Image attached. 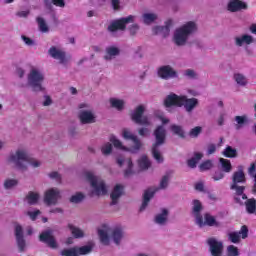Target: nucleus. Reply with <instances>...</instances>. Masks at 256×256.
<instances>
[{
	"label": "nucleus",
	"instance_id": "nucleus-51",
	"mask_svg": "<svg viewBox=\"0 0 256 256\" xmlns=\"http://www.w3.org/2000/svg\"><path fill=\"white\" fill-rule=\"evenodd\" d=\"M27 215L28 217H30L32 221H35V219H37V217L41 215V211L40 210L28 211Z\"/></svg>",
	"mask_w": 256,
	"mask_h": 256
},
{
	"label": "nucleus",
	"instance_id": "nucleus-36",
	"mask_svg": "<svg viewBox=\"0 0 256 256\" xmlns=\"http://www.w3.org/2000/svg\"><path fill=\"white\" fill-rule=\"evenodd\" d=\"M138 167L141 171H147L151 167V160L145 155L141 156L138 160Z\"/></svg>",
	"mask_w": 256,
	"mask_h": 256
},
{
	"label": "nucleus",
	"instance_id": "nucleus-14",
	"mask_svg": "<svg viewBox=\"0 0 256 256\" xmlns=\"http://www.w3.org/2000/svg\"><path fill=\"white\" fill-rule=\"evenodd\" d=\"M135 21V16L130 15L128 17L120 18L114 22H112L108 26V31L110 33H117V31H125L128 23H133Z\"/></svg>",
	"mask_w": 256,
	"mask_h": 256
},
{
	"label": "nucleus",
	"instance_id": "nucleus-23",
	"mask_svg": "<svg viewBox=\"0 0 256 256\" xmlns=\"http://www.w3.org/2000/svg\"><path fill=\"white\" fill-rule=\"evenodd\" d=\"M116 161L119 167H123V165L126 166V169L124 171L125 177H130V175H133V173H135V171L133 170V161H131V159H124L123 157H118Z\"/></svg>",
	"mask_w": 256,
	"mask_h": 256
},
{
	"label": "nucleus",
	"instance_id": "nucleus-21",
	"mask_svg": "<svg viewBox=\"0 0 256 256\" xmlns=\"http://www.w3.org/2000/svg\"><path fill=\"white\" fill-rule=\"evenodd\" d=\"M40 241L46 243L51 249H57V241L53 237V230H46L40 234Z\"/></svg>",
	"mask_w": 256,
	"mask_h": 256
},
{
	"label": "nucleus",
	"instance_id": "nucleus-24",
	"mask_svg": "<svg viewBox=\"0 0 256 256\" xmlns=\"http://www.w3.org/2000/svg\"><path fill=\"white\" fill-rule=\"evenodd\" d=\"M15 237H16V243L19 248L20 252L25 251V238L23 236V227L21 225L15 226Z\"/></svg>",
	"mask_w": 256,
	"mask_h": 256
},
{
	"label": "nucleus",
	"instance_id": "nucleus-42",
	"mask_svg": "<svg viewBox=\"0 0 256 256\" xmlns=\"http://www.w3.org/2000/svg\"><path fill=\"white\" fill-rule=\"evenodd\" d=\"M245 205L247 213L253 215L256 211V200L254 198L248 199L246 200Z\"/></svg>",
	"mask_w": 256,
	"mask_h": 256
},
{
	"label": "nucleus",
	"instance_id": "nucleus-6",
	"mask_svg": "<svg viewBox=\"0 0 256 256\" xmlns=\"http://www.w3.org/2000/svg\"><path fill=\"white\" fill-rule=\"evenodd\" d=\"M122 137L127 141H132L134 143V146L131 148L123 146L121 140L117 139L115 135H111L109 141L111 144L114 145L116 149H121L122 151H130V153H139L142 144L141 140H139V138L135 134H133L129 129L124 128L122 130Z\"/></svg>",
	"mask_w": 256,
	"mask_h": 256
},
{
	"label": "nucleus",
	"instance_id": "nucleus-29",
	"mask_svg": "<svg viewBox=\"0 0 256 256\" xmlns=\"http://www.w3.org/2000/svg\"><path fill=\"white\" fill-rule=\"evenodd\" d=\"M41 199V195L38 192L30 191L25 197L26 203L28 205H37L39 203V200Z\"/></svg>",
	"mask_w": 256,
	"mask_h": 256
},
{
	"label": "nucleus",
	"instance_id": "nucleus-62",
	"mask_svg": "<svg viewBox=\"0 0 256 256\" xmlns=\"http://www.w3.org/2000/svg\"><path fill=\"white\" fill-rule=\"evenodd\" d=\"M137 31H139V25L133 24V25L130 27V33H131V35H135V33H137Z\"/></svg>",
	"mask_w": 256,
	"mask_h": 256
},
{
	"label": "nucleus",
	"instance_id": "nucleus-9",
	"mask_svg": "<svg viewBox=\"0 0 256 256\" xmlns=\"http://www.w3.org/2000/svg\"><path fill=\"white\" fill-rule=\"evenodd\" d=\"M170 181H171V177H169V175H164L161 178L158 187L149 188L148 190H146L144 192V195H143V202H142V205L140 207V211H144L145 209H147V207L149 205V202L151 201V199H153V196L155 195V193H157V191L167 189V187H169Z\"/></svg>",
	"mask_w": 256,
	"mask_h": 256
},
{
	"label": "nucleus",
	"instance_id": "nucleus-53",
	"mask_svg": "<svg viewBox=\"0 0 256 256\" xmlns=\"http://www.w3.org/2000/svg\"><path fill=\"white\" fill-rule=\"evenodd\" d=\"M184 75L186 77H189L190 79H195L197 77V74L195 73V71L191 69L185 70Z\"/></svg>",
	"mask_w": 256,
	"mask_h": 256
},
{
	"label": "nucleus",
	"instance_id": "nucleus-37",
	"mask_svg": "<svg viewBox=\"0 0 256 256\" xmlns=\"http://www.w3.org/2000/svg\"><path fill=\"white\" fill-rule=\"evenodd\" d=\"M17 185H19V180L15 179V178H7L3 182V187L7 191H9L11 189H15V187H17Z\"/></svg>",
	"mask_w": 256,
	"mask_h": 256
},
{
	"label": "nucleus",
	"instance_id": "nucleus-19",
	"mask_svg": "<svg viewBox=\"0 0 256 256\" xmlns=\"http://www.w3.org/2000/svg\"><path fill=\"white\" fill-rule=\"evenodd\" d=\"M207 244L209 246V251L212 256L223 255V242L217 240V238H208Z\"/></svg>",
	"mask_w": 256,
	"mask_h": 256
},
{
	"label": "nucleus",
	"instance_id": "nucleus-20",
	"mask_svg": "<svg viewBox=\"0 0 256 256\" xmlns=\"http://www.w3.org/2000/svg\"><path fill=\"white\" fill-rule=\"evenodd\" d=\"M249 236V229L246 225L242 226L239 232H230L228 234V239L231 241V243L238 244L241 243V237L242 239H247Z\"/></svg>",
	"mask_w": 256,
	"mask_h": 256
},
{
	"label": "nucleus",
	"instance_id": "nucleus-40",
	"mask_svg": "<svg viewBox=\"0 0 256 256\" xmlns=\"http://www.w3.org/2000/svg\"><path fill=\"white\" fill-rule=\"evenodd\" d=\"M234 120L236 121V124H235L236 131H240V129H243V127L245 126V123H247V115L235 116Z\"/></svg>",
	"mask_w": 256,
	"mask_h": 256
},
{
	"label": "nucleus",
	"instance_id": "nucleus-16",
	"mask_svg": "<svg viewBox=\"0 0 256 256\" xmlns=\"http://www.w3.org/2000/svg\"><path fill=\"white\" fill-rule=\"evenodd\" d=\"M59 199H61V191L59 188H50L46 190L44 194V203H46V205H57Z\"/></svg>",
	"mask_w": 256,
	"mask_h": 256
},
{
	"label": "nucleus",
	"instance_id": "nucleus-33",
	"mask_svg": "<svg viewBox=\"0 0 256 256\" xmlns=\"http://www.w3.org/2000/svg\"><path fill=\"white\" fill-rule=\"evenodd\" d=\"M233 79L239 87H247V84L249 83L247 77L241 73H235Z\"/></svg>",
	"mask_w": 256,
	"mask_h": 256
},
{
	"label": "nucleus",
	"instance_id": "nucleus-22",
	"mask_svg": "<svg viewBox=\"0 0 256 256\" xmlns=\"http://www.w3.org/2000/svg\"><path fill=\"white\" fill-rule=\"evenodd\" d=\"M227 9L230 13H237L239 11L247 10V3L241 0H229Z\"/></svg>",
	"mask_w": 256,
	"mask_h": 256
},
{
	"label": "nucleus",
	"instance_id": "nucleus-45",
	"mask_svg": "<svg viewBox=\"0 0 256 256\" xmlns=\"http://www.w3.org/2000/svg\"><path fill=\"white\" fill-rule=\"evenodd\" d=\"M102 154L106 157L109 156L111 153H113V144L112 143H105L101 147Z\"/></svg>",
	"mask_w": 256,
	"mask_h": 256
},
{
	"label": "nucleus",
	"instance_id": "nucleus-34",
	"mask_svg": "<svg viewBox=\"0 0 256 256\" xmlns=\"http://www.w3.org/2000/svg\"><path fill=\"white\" fill-rule=\"evenodd\" d=\"M110 105L117 111H123L125 109V100L119 98H110Z\"/></svg>",
	"mask_w": 256,
	"mask_h": 256
},
{
	"label": "nucleus",
	"instance_id": "nucleus-57",
	"mask_svg": "<svg viewBox=\"0 0 256 256\" xmlns=\"http://www.w3.org/2000/svg\"><path fill=\"white\" fill-rule=\"evenodd\" d=\"M217 151V146L215 144H209L207 146V155H213Z\"/></svg>",
	"mask_w": 256,
	"mask_h": 256
},
{
	"label": "nucleus",
	"instance_id": "nucleus-28",
	"mask_svg": "<svg viewBox=\"0 0 256 256\" xmlns=\"http://www.w3.org/2000/svg\"><path fill=\"white\" fill-rule=\"evenodd\" d=\"M169 222V210L164 208L160 213L156 214L154 223L157 225H166Z\"/></svg>",
	"mask_w": 256,
	"mask_h": 256
},
{
	"label": "nucleus",
	"instance_id": "nucleus-12",
	"mask_svg": "<svg viewBox=\"0 0 256 256\" xmlns=\"http://www.w3.org/2000/svg\"><path fill=\"white\" fill-rule=\"evenodd\" d=\"M143 113H145V106L139 105L132 112L131 119L134 123H137V125L149 127V125H151V118L149 116H143Z\"/></svg>",
	"mask_w": 256,
	"mask_h": 256
},
{
	"label": "nucleus",
	"instance_id": "nucleus-61",
	"mask_svg": "<svg viewBox=\"0 0 256 256\" xmlns=\"http://www.w3.org/2000/svg\"><path fill=\"white\" fill-rule=\"evenodd\" d=\"M111 4L114 11H119V9H121L119 0H111Z\"/></svg>",
	"mask_w": 256,
	"mask_h": 256
},
{
	"label": "nucleus",
	"instance_id": "nucleus-41",
	"mask_svg": "<svg viewBox=\"0 0 256 256\" xmlns=\"http://www.w3.org/2000/svg\"><path fill=\"white\" fill-rule=\"evenodd\" d=\"M68 229L71 231L72 235L76 238L79 239L81 237H85V233H83V230L80 228L74 226L73 224L68 225Z\"/></svg>",
	"mask_w": 256,
	"mask_h": 256
},
{
	"label": "nucleus",
	"instance_id": "nucleus-46",
	"mask_svg": "<svg viewBox=\"0 0 256 256\" xmlns=\"http://www.w3.org/2000/svg\"><path fill=\"white\" fill-rule=\"evenodd\" d=\"M200 171H209V169H213V161L206 160L202 162L199 166Z\"/></svg>",
	"mask_w": 256,
	"mask_h": 256
},
{
	"label": "nucleus",
	"instance_id": "nucleus-54",
	"mask_svg": "<svg viewBox=\"0 0 256 256\" xmlns=\"http://www.w3.org/2000/svg\"><path fill=\"white\" fill-rule=\"evenodd\" d=\"M149 133H151V131L148 128H140L138 130L140 137H148Z\"/></svg>",
	"mask_w": 256,
	"mask_h": 256
},
{
	"label": "nucleus",
	"instance_id": "nucleus-44",
	"mask_svg": "<svg viewBox=\"0 0 256 256\" xmlns=\"http://www.w3.org/2000/svg\"><path fill=\"white\" fill-rule=\"evenodd\" d=\"M85 199V194L78 192L70 197V203L79 204Z\"/></svg>",
	"mask_w": 256,
	"mask_h": 256
},
{
	"label": "nucleus",
	"instance_id": "nucleus-50",
	"mask_svg": "<svg viewBox=\"0 0 256 256\" xmlns=\"http://www.w3.org/2000/svg\"><path fill=\"white\" fill-rule=\"evenodd\" d=\"M212 179L214 181H221V179H225V173H223V171H216L213 174Z\"/></svg>",
	"mask_w": 256,
	"mask_h": 256
},
{
	"label": "nucleus",
	"instance_id": "nucleus-43",
	"mask_svg": "<svg viewBox=\"0 0 256 256\" xmlns=\"http://www.w3.org/2000/svg\"><path fill=\"white\" fill-rule=\"evenodd\" d=\"M36 21L38 23L39 31H41V33H49V26H47V22H45V19L43 17H37Z\"/></svg>",
	"mask_w": 256,
	"mask_h": 256
},
{
	"label": "nucleus",
	"instance_id": "nucleus-17",
	"mask_svg": "<svg viewBox=\"0 0 256 256\" xmlns=\"http://www.w3.org/2000/svg\"><path fill=\"white\" fill-rule=\"evenodd\" d=\"M157 75L160 77V79H164V81H169V79H177V77H179V74L170 65H164L158 68Z\"/></svg>",
	"mask_w": 256,
	"mask_h": 256
},
{
	"label": "nucleus",
	"instance_id": "nucleus-60",
	"mask_svg": "<svg viewBox=\"0 0 256 256\" xmlns=\"http://www.w3.org/2000/svg\"><path fill=\"white\" fill-rule=\"evenodd\" d=\"M52 103H53V100H51V97L45 95L44 102H43L44 107H49V105H52Z\"/></svg>",
	"mask_w": 256,
	"mask_h": 256
},
{
	"label": "nucleus",
	"instance_id": "nucleus-48",
	"mask_svg": "<svg viewBox=\"0 0 256 256\" xmlns=\"http://www.w3.org/2000/svg\"><path fill=\"white\" fill-rule=\"evenodd\" d=\"M228 256H239V249L233 245L227 247Z\"/></svg>",
	"mask_w": 256,
	"mask_h": 256
},
{
	"label": "nucleus",
	"instance_id": "nucleus-7",
	"mask_svg": "<svg viewBox=\"0 0 256 256\" xmlns=\"http://www.w3.org/2000/svg\"><path fill=\"white\" fill-rule=\"evenodd\" d=\"M155 142L152 145V155L157 163H163V155L161 154V146L165 145L167 139V130L164 126H158L154 131Z\"/></svg>",
	"mask_w": 256,
	"mask_h": 256
},
{
	"label": "nucleus",
	"instance_id": "nucleus-32",
	"mask_svg": "<svg viewBox=\"0 0 256 256\" xmlns=\"http://www.w3.org/2000/svg\"><path fill=\"white\" fill-rule=\"evenodd\" d=\"M201 159H203V153L195 152L194 156L187 161L188 167H190L191 169H195V167H197V163H199Z\"/></svg>",
	"mask_w": 256,
	"mask_h": 256
},
{
	"label": "nucleus",
	"instance_id": "nucleus-15",
	"mask_svg": "<svg viewBox=\"0 0 256 256\" xmlns=\"http://www.w3.org/2000/svg\"><path fill=\"white\" fill-rule=\"evenodd\" d=\"M48 55L52 59L59 61L60 65H67V63H69V58H67V52H65L59 46H51L48 50Z\"/></svg>",
	"mask_w": 256,
	"mask_h": 256
},
{
	"label": "nucleus",
	"instance_id": "nucleus-59",
	"mask_svg": "<svg viewBox=\"0 0 256 256\" xmlns=\"http://www.w3.org/2000/svg\"><path fill=\"white\" fill-rule=\"evenodd\" d=\"M217 123H218L219 127H223V125H225V114L224 113L219 115V117L217 119Z\"/></svg>",
	"mask_w": 256,
	"mask_h": 256
},
{
	"label": "nucleus",
	"instance_id": "nucleus-35",
	"mask_svg": "<svg viewBox=\"0 0 256 256\" xmlns=\"http://www.w3.org/2000/svg\"><path fill=\"white\" fill-rule=\"evenodd\" d=\"M170 131H172V133L174 135H177L178 137H180V139H185V130L183 129V126L181 125H177V124H172L170 126Z\"/></svg>",
	"mask_w": 256,
	"mask_h": 256
},
{
	"label": "nucleus",
	"instance_id": "nucleus-25",
	"mask_svg": "<svg viewBox=\"0 0 256 256\" xmlns=\"http://www.w3.org/2000/svg\"><path fill=\"white\" fill-rule=\"evenodd\" d=\"M121 197H123V185L117 184L114 186L110 194V199H111L110 205H117Z\"/></svg>",
	"mask_w": 256,
	"mask_h": 256
},
{
	"label": "nucleus",
	"instance_id": "nucleus-13",
	"mask_svg": "<svg viewBox=\"0 0 256 256\" xmlns=\"http://www.w3.org/2000/svg\"><path fill=\"white\" fill-rule=\"evenodd\" d=\"M93 251V245H86L82 247H70L60 250V256H80L89 255Z\"/></svg>",
	"mask_w": 256,
	"mask_h": 256
},
{
	"label": "nucleus",
	"instance_id": "nucleus-39",
	"mask_svg": "<svg viewBox=\"0 0 256 256\" xmlns=\"http://www.w3.org/2000/svg\"><path fill=\"white\" fill-rule=\"evenodd\" d=\"M222 155H224V157H227L228 159H235L238 156L237 149L231 146H227L223 150Z\"/></svg>",
	"mask_w": 256,
	"mask_h": 256
},
{
	"label": "nucleus",
	"instance_id": "nucleus-27",
	"mask_svg": "<svg viewBox=\"0 0 256 256\" xmlns=\"http://www.w3.org/2000/svg\"><path fill=\"white\" fill-rule=\"evenodd\" d=\"M121 54V49L117 46H108L105 49V55H104V60L105 61H113L115 57H119Z\"/></svg>",
	"mask_w": 256,
	"mask_h": 256
},
{
	"label": "nucleus",
	"instance_id": "nucleus-63",
	"mask_svg": "<svg viewBox=\"0 0 256 256\" xmlns=\"http://www.w3.org/2000/svg\"><path fill=\"white\" fill-rule=\"evenodd\" d=\"M256 171V166H255V163H252L251 166L249 167L248 169V173L251 177H253L254 173Z\"/></svg>",
	"mask_w": 256,
	"mask_h": 256
},
{
	"label": "nucleus",
	"instance_id": "nucleus-4",
	"mask_svg": "<svg viewBox=\"0 0 256 256\" xmlns=\"http://www.w3.org/2000/svg\"><path fill=\"white\" fill-rule=\"evenodd\" d=\"M164 105L166 107H184L187 113H192V111L199 105V100L197 98H187L186 95H177L175 93H170L164 100Z\"/></svg>",
	"mask_w": 256,
	"mask_h": 256
},
{
	"label": "nucleus",
	"instance_id": "nucleus-64",
	"mask_svg": "<svg viewBox=\"0 0 256 256\" xmlns=\"http://www.w3.org/2000/svg\"><path fill=\"white\" fill-rule=\"evenodd\" d=\"M17 17H28L29 16V11H19L17 12Z\"/></svg>",
	"mask_w": 256,
	"mask_h": 256
},
{
	"label": "nucleus",
	"instance_id": "nucleus-56",
	"mask_svg": "<svg viewBox=\"0 0 256 256\" xmlns=\"http://www.w3.org/2000/svg\"><path fill=\"white\" fill-rule=\"evenodd\" d=\"M163 31H165V27L163 26H155L152 28V33L154 35H159L160 33H163Z\"/></svg>",
	"mask_w": 256,
	"mask_h": 256
},
{
	"label": "nucleus",
	"instance_id": "nucleus-2",
	"mask_svg": "<svg viewBox=\"0 0 256 256\" xmlns=\"http://www.w3.org/2000/svg\"><path fill=\"white\" fill-rule=\"evenodd\" d=\"M199 31V25L195 21H188L177 27L172 36V41L176 47L189 45V39Z\"/></svg>",
	"mask_w": 256,
	"mask_h": 256
},
{
	"label": "nucleus",
	"instance_id": "nucleus-8",
	"mask_svg": "<svg viewBox=\"0 0 256 256\" xmlns=\"http://www.w3.org/2000/svg\"><path fill=\"white\" fill-rule=\"evenodd\" d=\"M45 81V74L39 68H32L27 76V83L34 93H41L45 91L43 82Z\"/></svg>",
	"mask_w": 256,
	"mask_h": 256
},
{
	"label": "nucleus",
	"instance_id": "nucleus-1",
	"mask_svg": "<svg viewBox=\"0 0 256 256\" xmlns=\"http://www.w3.org/2000/svg\"><path fill=\"white\" fill-rule=\"evenodd\" d=\"M7 163L9 165H14L15 169H18V171H27V163L34 169L43 165L41 160L31 158L29 152L25 148H18L15 152L10 153L7 157Z\"/></svg>",
	"mask_w": 256,
	"mask_h": 256
},
{
	"label": "nucleus",
	"instance_id": "nucleus-30",
	"mask_svg": "<svg viewBox=\"0 0 256 256\" xmlns=\"http://www.w3.org/2000/svg\"><path fill=\"white\" fill-rule=\"evenodd\" d=\"M203 210V206L199 200L193 201L192 215L195 219V222L198 221L202 217L201 211Z\"/></svg>",
	"mask_w": 256,
	"mask_h": 256
},
{
	"label": "nucleus",
	"instance_id": "nucleus-55",
	"mask_svg": "<svg viewBox=\"0 0 256 256\" xmlns=\"http://www.w3.org/2000/svg\"><path fill=\"white\" fill-rule=\"evenodd\" d=\"M22 40L24 41L25 45H28L29 47H32V45H35V41H33L31 38L27 36H21Z\"/></svg>",
	"mask_w": 256,
	"mask_h": 256
},
{
	"label": "nucleus",
	"instance_id": "nucleus-47",
	"mask_svg": "<svg viewBox=\"0 0 256 256\" xmlns=\"http://www.w3.org/2000/svg\"><path fill=\"white\" fill-rule=\"evenodd\" d=\"M202 131H203V128H201V126H196L190 130L189 136L195 139L199 137V135H201Z\"/></svg>",
	"mask_w": 256,
	"mask_h": 256
},
{
	"label": "nucleus",
	"instance_id": "nucleus-49",
	"mask_svg": "<svg viewBox=\"0 0 256 256\" xmlns=\"http://www.w3.org/2000/svg\"><path fill=\"white\" fill-rule=\"evenodd\" d=\"M50 3H52L56 7H65V0H51V2H49V0H45V5H49Z\"/></svg>",
	"mask_w": 256,
	"mask_h": 256
},
{
	"label": "nucleus",
	"instance_id": "nucleus-11",
	"mask_svg": "<svg viewBox=\"0 0 256 256\" xmlns=\"http://www.w3.org/2000/svg\"><path fill=\"white\" fill-rule=\"evenodd\" d=\"M79 109H82L78 114V118L80 119V123H82V125H91L97 121V117L95 116L93 110L89 109V105L82 103L79 105Z\"/></svg>",
	"mask_w": 256,
	"mask_h": 256
},
{
	"label": "nucleus",
	"instance_id": "nucleus-52",
	"mask_svg": "<svg viewBox=\"0 0 256 256\" xmlns=\"http://www.w3.org/2000/svg\"><path fill=\"white\" fill-rule=\"evenodd\" d=\"M48 177L50 179H54V181H57V183H61V174H59V172H50Z\"/></svg>",
	"mask_w": 256,
	"mask_h": 256
},
{
	"label": "nucleus",
	"instance_id": "nucleus-5",
	"mask_svg": "<svg viewBox=\"0 0 256 256\" xmlns=\"http://www.w3.org/2000/svg\"><path fill=\"white\" fill-rule=\"evenodd\" d=\"M98 235L103 245H109L111 239L115 245H121V240L125 237V232L121 227L111 228L109 225L103 224L98 229Z\"/></svg>",
	"mask_w": 256,
	"mask_h": 256
},
{
	"label": "nucleus",
	"instance_id": "nucleus-26",
	"mask_svg": "<svg viewBox=\"0 0 256 256\" xmlns=\"http://www.w3.org/2000/svg\"><path fill=\"white\" fill-rule=\"evenodd\" d=\"M234 43L236 47H243V45H251V43H255V38H253L251 35L243 34L235 37Z\"/></svg>",
	"mask_w": 256,
	"mask_h": 256
},
{
	"label": "nucleus",
	"instance_id": "nucleus-38",
	"mask_svg": "<svg viewBox=\"0 0 256 256\" xmlns=\"http://www.w3.org/2000/svg\"><path fill=\"white\" fill-rule=\"evenodd\" d=\"M219 161L221 169L224 173H231V171H233V165H231V160L220 158Z\"/></svg>",
	"mask_w": 256,
	"mask_h": 256
},
{
	"label": "nucleus",
	"instance_id": "nucleus-18",
	"mask_svg": "<svg viewBox=\"0 0 256 256\" xmlns=\"http://www.w3.org/2000/svg\"><path fill=\"white\" fill-rule=\"evenodd\" d=\"M196 225L198 227L203 228V227H221V223L217 221V219L214 218L213 215L206 213L204 214V220L203 216L198 218V220L195 221Z\"/></svg>",
	"mask_w": 256,
	"mask_h": 256
},
{
	"label": "nucleus",
	"instance_id": "nucleus-10",
	"mask_svg": "<svg viewBox=\"0 0 256 256\" xmlns=\"http://www.w3.org/2000/svg\"><path fill=\"white\" fill-rule=\"evenodd\" d=\"M85 179H87L92 187V195H107V185H105L103 179L93 175L91 172L85 173Z\"/></svg>",
	"mask_w": 256,
	"mask_h": 256
},
{
	"label": "nucleus",
	"instance_id": "nucleus-3",
	"mask_svg": "<svg viewBox=\"0 0 256 256\" xmlns=\"http://www.w3.org/2000/svg\"><path fill=\"white\" fill-rule=\"evenodd\" d=\"M245 183H247V177L243 171V166H239L238 171L233 172L230 183V189L234 191V201L239 205H243V201H247L245 186H243Z\"/></svg>",
	"mask_w": 256,
	"mask_h": 256
},
{
	"label": "nucleus",
	"instance_id": "nucleus-58",
	"mask_svg": "<svg viewBox=\"0 0 256 256\" xmlns=\"http://www.w3.org/2000/svg\"><path fill=\"white\" fill-rule=\"evenodd\" d=\"M172 25H174L173 18L167 19V21L165 22V26H163L164 30L167 31V33H169V29H171Z\"/></svg>",
	"mask_w": 256,
	"mask_h": 256
},
{
	"label": "nucleus",
	"instance_id": "nucleus-31",
	"mask_svg": "<svg viewBox=\"0 0 256 256\" xmlns=\"http://www.w3.org/2000/svg\"><path fill=\"white\" fill-rule=\"evenodd\" d=\"M157 19H159V16L157 15V13L146 12L142 14V21L143 23H145V25H151V23H155Z\"/></svg>",
	"mask_w": 256,
	"mask_h": 256
}]
</instances>
